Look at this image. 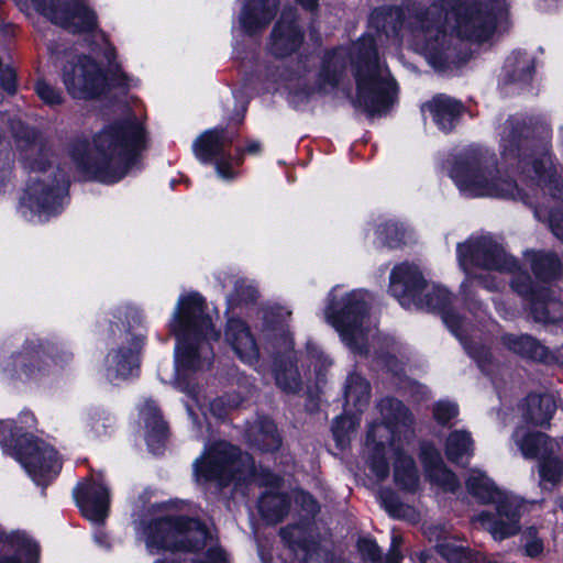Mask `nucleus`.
Instances as JSON below:
<instances>
[{
  "label": "nucleus",
  "mask_w": 563,
  "mask_h": 563,
  "mask_svg": "<svg viewBox=\"0 0 563 563\" xmlns=\"http://www.w3.org/2000/svg\"><path fill=\"white\" fill-rule=\"evenodd\" d=\"M233 137L224 129H210L203 132L192 144L196 157L202 163L216 159V170L222 179L233 178L229 161L231 155L225 148L231 145Z\"/></svg>",
  "instance_id": "18"
},
{
  "label": "nucleus",
  "mask_w": 563,
  "mask_h": 563,
  "mask_svg": "<svg viewBox=\"0 0 563 563\" xmlns=\"http://www.w3.org/2000/svg\"><path fill=\"white\" fill-rule=\"evenodd\" d=\"M526 459H538V472L542 489L552 490L563 479V460L558 456L561 440L551 439L544 433H528L518 428L512 435Z\"/></svg>",
  "instance_id": "14"
},
{
  "label": "nucleus",
  "mask_w": 563,
  "mask_h": 563,
  "mask_svg": "<svg viewBox=\"0 0 563 563\" xmlns=\"http://www.w3.org/2000/svg\"><path fill=\"white\" fill-rule=\"evenodd\" d=\"M46 156L42 153L40 159L30 162L35 175L30 177L19 206L20 214L34 223L47 221L60 211L68 187L65 174L49 166Z\"/></svg>",
  "instance_id": "6"
},
{
  "label": "nucleus",
  "mask_w": 563,
  "mask_h": 563,
  "mask_svg": "<svg viewBox=\"0 0 563 563\" xmlns=\"http://www.w3.org/2000/svg\"><path fill=\"white\" fill-rule=\"evenodd\" d=\"M358 423L354 413H345L334 419L332 432L339 445L345 444L350 433L355 431Z\"/></svg>",
  "instance_id": "45"
},
{
  "label": "nucleus",
  "mask_w": 563,
  "mask_h": 563,
  "mask_svg": "<svg viewBox=\"0 0 563 563\" xmlns=\"http://www.w3.org/2000/svg\"><path fill=\"white\" fill-rule=\"evenodd\" d=\"M512 289L530 303L533 319L542 323L563 321V302L553 297L550 290L539 284H533L530 276L519 273L511 282Z\"/></svg>",
  "instance_id": "17"
},
{
  "label": "nucleus",
  "mask_w": 563,
  "mask_h": 563,
  "mask_svg": "<svg viewBox=\"0 0 563 563\" xmlns=\"http://www.w3.org/2000/svg\"><path fill=\"white\" fill-rule=\"evenodd\" d=\"M2 371L20 380L35 379L46 368L43 353L36 346L27 344L19 353L0 362Z\"/></svg>",
  "instance_id": "23"
},
{
  "label": "nucleus",
  "mask_w": 563,
  "mask_h": 563,
  "mask_svg": "<svg viewBox=\"0 0 563 563\" xmlns=\"http://www.w3.org/2000/svg\"><path fill=\"white\" fill-rule=\"evenodd\" d=\"M280 478L274 474L265 475V484L269 485L272 488H277L279 486Z\"/></svg>",
  "instance_id": "63"
},
{
  "label": "nucleus",
  "mask_w": 563,
  "mask_h": 563,
  "mask_svg": "<svg viewBox=\"0 0 563 563\" xmlns=\"http://www.w3.org/2000/svg\"><path fill=\"white\" fill-rule=\"evenodd\" d=\"M0 563H37L38 545L23 531L5 533L0 528Z\"/></svg>",
  "instance_id": "22"
},
{
  "label": "nucleus",
  "mask_w": 563,
  "mask_h": 563,
  "mask_svg": "<svg viewBox=\"0 0 563 563\" xmlns=\"http://www.w3.org/2000/svg\"><path fill=\"white\" fill-rule=\"evenodd\" d=\"M140 413L147 429L146 439L148 444L161 441L166 437L167 426L162 419L159 410L153 400H145Z\"/></svg>",
  "instance_id": "38"
},
{
  "label": "nucleus",
  "mask_w": 563,
  "mask_h": 563,
  "mask_svg": "<svg viewBox=\"0 0 563 563\" xmlns=\"http://www.w3.org/2000/svg\"><path fill=\"white\" fill-rule=\"evenodd\" d=\"M534 172L540 178V186L543 187V190L548 191L554 200L563 202V181L556 177L552 161L547 158V162H544V174L537 166Z\"/></svg>",
  "instance_id": "42"
},
{
  "label": "nucleus",
  "mask_w": 563,
  "mask_h": 563,
  "mask_svg": "<svg viewBox=\"0 0 563 563\" xmlns=\"http://www.w3.org/2000/svg\"><path fill=\"white\" fill-rule=\"evenodd\" d=\"M336 288L330 294L325 309V320L340 334L342 341L353 351L365 352L367 334L371 330L368 306L371 296L363 289L353 290L336 299Z\"/></svg>",
  "instance_id": "7"
},
{
  "label": "nucleus",
  "mask_w": 563,
  "mask_h": 563,
  "mask_svg": "<svg viewBox=\"0 0 563 563\" xmlns=\"http://www.w3.org/2000/svg\"><path fill=\"white\" fill-rule=\"evenodd\" d=\"M13 170V157L10 152L0 154V187L10 181Z\"/></svg>",
  "instance_id": "52"
},
{
  "label": "nucleus",
  "mask_w": 563,
  "mask_h": 563,
  "mask_svg": "<svg viewBox=\"0 0 563 563\" xmlns=\"http://www.w3.org/2000/svg\"><path fill=\"white\" fill-rule=\"evenodd\" d=\"M275 380L279 388L287 393H296L300 388V377L297 367L290 363L275 369Z\"/></svg>",
  "instance_id": "44"
},
{
  "label": "nucleus",
  "mask_w": 563,
  "mask_h": 563,
  "mask_svg": "<svg viewBox=\"0 0 563 563\" xmlns=\"http://www.w3.org/2000/svg\"><path fill=\"white\" fill-rule=\"evenodd\" d=\"M249 441L263 452L278 450L282 445L277 428L268 418H260L252 424L249 429Z\"/></svg>",
  "instance_id": "32"
},
{
  "label": "nucleus",
  "mask_w": 563,
  "mask_h": 563,
  "mask_svg": "<svg viewBox=\"0 0 563 563\" xmlns=\"http://www.w3.org/2000/svg\"><path fill=\"white\" fill-rule=\"evenodd\" d=\"M145 543L151 554L161 550L196 551L206 545L207 529L194 519L164 518L150 522L144 529Z\"/></svg>",
  "instance_id": "13"
},
{
  "label": "nucleus",
  "mask_w": 563,
  "mask_h": 563,
  "mask_svg": "<svg viewBox=\"0 0 563 563\" xmlns=\"http://www.w3.org/2000/svg\"><path fill=\"white\" fill-rule=\"evenodd\" d=\"M35 91L38 98L46 104L56 106L63 101L62 93L45 80H38L35 84Z\"/></svg>",
  "instance_id": "47"
},
{
  "label": "nucleus",
  "mask_w": 563,
  "mask_h": 563,
  "mask_svg": "<svg viewBox=\"0 0 563 563\" xmlns=\"http://www.w3.org/2000/svg\"><path fill=\"white\" fill-rule=\"evenodd\" d=\"M307 351L310 358L314 362L316 368H325L332 364L331 360L324 355L318 345L309 343L307 345Z\"/></svg>",
  "instance_id": "54"
},
{
  "label": "nucleus",
  "mask_w": 563,
  "mask_h": 563,
  "mask_svg": "<svg viewBox=\"0 0 563 563\" xmlns=\"http://www.w3.org/2000/svg\"><path fill=\"white\" fill-rule=\"evenodd\" d=\"M297 1L307 10H313L318 4V0H297Z\"/></svg>",
  "instance_id": "64"
},
{
  "label": "nucleus",
  "mask_w": 563,
  "mask_h": 563,
  "mask_svg": "<svg viewBox=\"0 0 563 563\" xmlns=\"http://www.w3.org/2000/svg\"><path fill=\"white\" fill-rule=\"evenodd\" d=\"M74 495L87 519L96 522L103 521L108 515L109 490L102 483L87 479L75 488Z\"/></svg>",
  "instance_id": "21"
},
{
  "label": "nucleus",
  "mask_w": 563,
  "mask_h": 563,
  "mask_svg": "<svg viewBox=\"0 0 563 563\" xmlns=\"http://www.w3.org/2000/svg\"><path fill=\"white\" fill-rule=\"evenodd\" d=\"M421 298L423 301H427L428 299L432 300L433 302H439V306L429 307L427 305H416L419 308L428 309V310H438L442 314L443 322L446 324V327L450 329V331L459 338L463 342V333L466 331L467 323L466 321L461 318L455 312L448 309V306L450 303L451 297L448 291V289L440 287V286H429L427 283L424 284V287L421 290Z\"/></svg>",
  "instance_id": "27"
},
{
  "label": "nucleus",
  "mask_w": 563,
  "mask_h": 563,
  "mask_svg": "<svg viewBox=\"0 0 563 563\" xmlns=\"http://www.w3.org/2000/svg\"><path fill=\"white\" fill-rule=\"evenodd\" d=\"M420 457L424 467L426 476L432 485L443 492H455L460 482L442 461L440 452L429 443L421 445Z\"/></svg>",
  "instance_id": "26"
},
{
  "label": "nucleus",
  "mask_w": 563,
  "mask_h": 563,
  "mask_svg": "<svg viewBox=\"0 0 563 563\" xmlns=\"http://www.w3.org/2000/svg\"><path fill=\"white\" fill-rule=\"evenodd\" d=\"M525 552L530 558H538L543 552V542L533 534L532 530L527 536Z\"/></svg>",
  "instance_id": "55"
},
{
  "label": "nucleus",
  "mask_w": 563,
  "mask_h": 563,
  "mask_svg": "<svg viewBox=\"0 0 563 563\" xmlns=\"http://www.w3.org/2000/svg\"><path fill=\"white\" fill-rule=\"evenodd\" d=\"M123 336L122 343L128 345L112 349L104 361L106 376L111 382L125 379L137 368V351L141 341L126 331Z\"/></svg>",
  "instance_id": "20"
},
{
  "label": "nucleus",
  "mask_w": 563,
  "mask_h": 563,
  "mask_svg": "<svg viewBox=\"0 0 563 563\" xmlns=\"http://www.w3.org/2000/svg\"><path fill=\"white\" fill-rule=\"evenodd\" d=\"M357 548L362 556L371 562L376 563L382 558L380 549L374 540L362 539L358 541Z\"/></svg>",
  "instance_id": "50"
},
{
  "label": "nucleus",
  "mask_w": 563,
  "mask_h": 563,
  "mask_svg": "<svg viewBox=\"0 0 563 563\" xmlns=\"http://www.w3.org/2000/svg\"><path fill=\"white\" fill-rule=\"evenodd\" d=\"M426 280L417 266L402 263L393 268L389 277V291L398 299L401 306L409 308L411 305H427L437 307L440 303L428 299L423 301L421 290Z\"/></svg>",
  "instance_id": "19"
},
{
  "label": "nucleus",
  "mask_w": 563,
  "mask_h": 563,
  "mask_svg": "<svg viewBox=\"0 0 563 563\" xmlns=\"http://www.w3.org/2000/svg\"><path fill=\"white\" fill-rule=\"evenodd\" d=\"M303 530L301 527L292 526L280 530L282 538L289 547L298 553L302 551V560L306 563H328L329 554L317 542L301 540Z\"/></svg>",
  "instance_id": "31"
},
{
  "label": "nucleus",
  "mask_w": 563,
  "mask_h": 563,
  "mask_svg": "<svg viewBox=\"0 0 563 563\" xmlns=\"http://www.w3.org/2000/svg\"><path fill=\"white\" fill-rule=\"evenodd\" d=\"M467 353L477 362L478 366L485 371L486 363L490 360V352L485 346H471L464 343Z\"/></svg>",
  "instance_id": "53"
},
{
  "label": "nucleus",
  "mask_w": 563,
  "mask_h": 563,
  "mask_svg": "<svg viewBox=\"0 0 563 563\" xmlns=\"http://www.w3.org/2000/svg\"><path fill=\"white\" fill-rule=\"evenodd\" d=\"M461 110L460 102L443 95L434 97L421 108L423 115L426 117L429 113L433 122L444 132L453 129Z\"/></svg>",
  "instance_id": "29"
},
{
  "label": "nucleus",
  "mask_w": 563,
  "mask_h": 563,
  "mask_svg": "<svg viewBox=\"0 0 563 563\" xmlns=\"http://www.w3.org/2000/svg\"><path fill=\"white\" fill-rule=\"evenodd\" d=\"M170 329L177 336L175 349L177 387L188 394L205 413V405L188 378L194 373L210 368L213 360L210 341H217L220 333L214 330L211 318L205 313V301L198 292L178 298L170 320Z\"/></svg>",
  "instance_id": "4"
},
{
  "label": "nucleus",
  "mask_w": 563,
  "mask_h": 563,
  "mask_svg": "<svg viewBox=\"0 0 563 563\" xmlns=\"http://www.w3.org/2000/svg\"><path fill=\"white\" fill-rule=\"evenodd\" d=\"M401 543V539L397 536H394L391 539V547L386 558V563H400L401 554L399 551V547Z\"/></svg>",
  "instance_id": "60"
},
{
  "label": "nucleus",
  "mask_w": 563,
  "mask_h": 563,
  "mask_svg": "<svg viewBox=\"0 0 563 563\" xmlns=\"http://www.w3.org/2000/svg\"><path fill=\"white\" fill-rule=\"evenodd\" d=\"M444 451L451 462L464 464L474 452V441L471 433L466 430L452 431L446 438Z\"/></svg>",
  "instance_id": "33"
},
{
  "label": "nucleus",
  "mask_w": 563,
  "mask_h": 563,
  "mask_svg": "<svg viewBox=\"0 0 563 563\" xmlns=\"http://www.w3.org/2000/svg\"><path fill=\"white\" fill-rule=\"evenodd\" d=\"M289 505L290 501L286 494L269 490L261 496L258 510L267 522L277 523L288 514Z\"/></svg>",
  "instance_id": "34"
},
{
  "label": "nucleus",
  "mask_w": 563,
  "mask_h": 563,
  "mask_svg": "<svg viewBox=\"0 0 563 563\" xmlns=\"http://www.w3.org/2000/svg\"><path fill=\"white\" fill-rule=\"evenodd\" d=\"M504 71L509 82H527L533 73L532 58L526 53H512L506 59Z\"/></svg>",
  "instance_id": "39"
},
{
  "label": "nucleus",
  "mask_w": 563,
  "mask_h": 563,
  "mask_svg": "<svg viewBox=\"0 0 563 563\" xmlns=\"http://www.w3.org/2000/svg\"><path fill=\"white\" fill-rule=\"evenodd\" d=\"M0 445L16 449V457L37 485H46L58 474L62 463L56 451L44 441L20 439V429L11 420L0 421Z\"/></svg>",
  "instance_id": "11"
},
{
  "label": "nucleus",
  "mask_w": 563,
  "mask_h": 563,
  "mask_svg": "<svg viewBox=\"0 0 563 563\" xmlns=\"http://www.w3.org/2000/svg\"><path fill=\"white\" fill-rule=\"evenodd\" d=\"M428 536L434 538L437 551L451 563H486L485 555L472 551L457 537L451 536L444 526L432 528Z\"/></svg>",
  "instance_id": "24"
},
{
  "label": "nucleus",
  "mask_w": 563,
  "mask_h": 563,
  "mask_svg": "<svg viewBox=\"0 0 563 563\" xmlns=\"http://www.w3.org/2000/svg\"><path fill=\"white\" fill-rule=\"evenodd\" d=\"M459 413V408L455 404L449 401H439L433 408V416L441 424H446Z\"/></svg>",
  "instance_id": "48"
},
{
  "label": "nucleus",
  "mask_w": 563,
  "mask_h": 563,
  "mask_svg": "<svg viewBox=\"0 0 563 563\" xmlns=\"http://www.w3.org/2000/svg\"><path fill=\"white\" fill-rule=\"evenodd\" d=\"M378 240L388 247H397L406 243V229L396 222H388L380 225L377 231Z\"/></svg>",
  "instance_id": "43"
},
{
  "label": "nucleus",
  "mask_w": 563,
  "mask_h": 563,
  "mask_svg": "<svg viewBox=\"0 0 563 563\" xmlns=\"http://www.w3.org/2000/svg\"><path fill=\"white\" fill-rule=\"evenodd\" d=\"M504 345L514 353L534 361H545L548 350L530 335L506 334Z\"/></svg>",
  "instance_id": "36"
},
{
  "label": "nucleus",
  "mask_w": 563,
  "mask_h": 563,
  "mask_svg": "<svg viewBox=\"0 0 563 563\" xmlns=\"http://www.w3.org/2000/svg\"><path fill=\"white\" fill-rule=\"evenodd\" d=\"M257 295L256 289L246 284L244 280H238L235 283V290L231 297L232 302H249L255 300Z\"/></svg>",
  "instance_id": "49"
},
{
  "label": "nucleus",
  "mask_w": 563,
  "mask_h": 563,
  "mask_svg": "<svg viewBox=\"0 0 563 563\" xmlns=\"http://www.w3.org/2000/svg\"><path fill=\"white\" fill-rule=\"evenodd\" d=\"M519 144L517 142V136L514 134L510 140L503 139V156L508 159V157L515 156L519 152Z\"/></svg>",
  "instance_id": "59"
},
{
  "label": "nucleus",
  "mask_w": 563,
  "mask_h": 563,
  "mask_svg": "<svg viewBox=\"0 0 563 563\" xmlns=\"http://www.w3.org/2000/svg\"><path fill=\"white\" fill-rule=\"evenodd\" d=\"M347 60L353 66L357 88L354 106L369 115L386 111L394 102L397 86L387 66L380 63L376 40L371 34L362 36L350 48L340 47L328 53L314 85L297 90L296 95L308 98L316 92L334 90L345 75Z\"/></svg>",
  "instance_id": "2"
},
{
  "label": "nucleus",
  "mask_w": 563,
  "mask_h": 563,
  "mask_svg": "<svg viewBox=\"0 0 563 563\" xmlns=\"http://www.w3.org/2000/svg\"><path fill=\"white\" fill-rule=\"evenodd\" d=\"M466 488L479 501L497 505V519L488 512H482L474 520L495 540H504L519 531L518 506L505 496L484 472L472 470L466 478Z\"/></svg>",
  "instance_id": "8"
},
{
  "label": "nucleus",
  "mask_w": 563,
  "mask_h": 563,
  "mask_svg": "<svg viewBox=\"0 0 563 563\" xmlns=\"http://www.w3.org/2000/svg\"><path fill=\"white\" fill-rule=\"evenodd\" d=\"M549 206H539L534 209V214L538 219L548 218L549 227L553 234L563 241V211L562 210H548Z\"/></svg>",
  "instance_id": "46"
},
{
  "label": "nucleus",
  "mask_w": 563,
  "mask_h": 563,
  "mask_svg": "<svg viewBox=\"0 0 563 563\" xmlns=\"http://www.w3.org/2000/svg\"><path fill=\"white\" fill-rule=\"evenodd\" d=\"M457 258L460 266L466 274V280L462 283V290L466 295L468 285L472 280H477L484 288L495 291L501 286V282L495 277L484 275H473L471 266L482 267L488 271L512 273L517 269V263L514 257L507 255L505 251L490 238L481 236L471 239L466 243L457 245Z\"/></svg>",
  "instance_id": "10"
},
{
  "label": "nucleus",
  "mask_w": 563,
  "mask_h": 563,
  "mask_svg": "<svg viewBox=\"0 0 563 563\" xmlns=\"http://www.w3.org/2000/svg\"><path fill=\"white\" fill-rule=\"evenodd\" d=\"M378 409L384 422L371 426L366 438L369 467L380 481L388 476L385 444L389 442L396 455L394 462L396 484L405 490L415 492L419 485L415 461L400 450V444L409 442L412 438V417L402 402L394 398L382 399Z\"/></svg>",
  "instance_id": "5"
},
{
  "label": "nucleus",
  "mask_w": 563,
  "mask_h": 563,
  "mask_svg": "<svg viewBox=\"0 0 563 563\" xmlns=\"http://www.w3.org/2000/svg\"><path fill=\"white\" fill-rule=\"evenodd\" d=\"M0 86L9 93L15 90V73L12 68L0 69Z\"/></svg>",
  "instance_id": "56"
},
{
  "label": "nucleus",
  "mask_w": 563,
  "mask_h": 563,
  "mask_svg": "<svg viewBox=\"0 0 563 563\" xmlns=\"http://www.w3.org/2000/svg\"><path fill=\"white\" fill-rule=\"evenodd\" d=\"M279 0H260L247 3L241 15L240 23L247 33L265 27L276 15Z\"/></svg>",
  "instance_id": "30"
},
{
  "label": "nucleus",
  "mask_w": 563,
  "mask_h": 563,
  "mask_svg": "<svg viewBox=\"0 0 563 563\" xmlns=\"http://www.w3.org/2000/svg\"><path fill=\"white\" fill-rule=\"evenodd\" d=\"M379 500L385 510L394 518L406 520H415L417 518L415 509L402 504L391 489H382L379 492Z\"/></svg>",
  "instance_id": "40"
},
{
  "label": "nucleus",
  "mask_w": 563,
  "mask_h": 563,
  "mask_svg": "<svg viewBox=\"0 0 563 563\" xmlns=\"http://www.w3.org/2000/svg\"><path fill=\"white\" fill-rule=\"evenodd\" d=\"M547 158H549V159L551 161L550 156H549L547 153H543L541 158H539V159H534L532 163H531V162H527V163H526V158L523 159V162H525L526 164L531 165V169H532V172H533V174H534V176H533V177L538 179V185H540V178H539V176L536 174V172H534V167L537 166V167L539 168V170H540L542 174H544V162H547Z\"/></svg>",
  "instance_id": "62"
},
{
  "label": "nucleus",
  "mask_w": 563,
  "mask_h": 563,
  "mask_svg": "<svg viewBox=\"0 0 563 563\" xmlns=\"http://www.w3.org/2000/svg\"><path fill=\"white\" fill-rule=\"evenodd\" d=\"M346 410L355 409L362 412L368 405L371 398V387L366 379L358 374L349 375L344 389Z\"/></svg>",
  "instance_id": "35"
},
{
  "label": "nucleus",
  "mask_w": 563,
  "mask_h": 563,
  "mask_svg": "<svg viewBox=\"0 0 563 563\" xmlns=\"http://www.w3.org/2000/svg\"><path fill=\"white\" fill-rule=\"evenodd\" d=\"M144 130L134 117L113 122L91 139L76 137L68 148L75 168L85 177L112 184L122 179L143 147Z\"/></svg>",
  "instance_id": "3"
},
{
  "label": "nucleus",
  "mask_w": 563,
  "mask_h": 563,
  "mask_svg": "<svg viewBox=\"0 0 563 563\" xmlns=\"http://www.w3.org/2000/svg\"><path fill=\"white\" fill-rule=\"evenodd\" d=\"M555 410L556 405L549 395H530L527 398L526 419L534 426L544 427L549 424Z\"/></svg>",
  "instance_id": "37"
},
{
  "label": "nucleus",
  "mask_w": 563,
  "mask_h": 563,
  "mask_svg": "<svg viewBox=\"0 0 563 563\" xmlns=\"http://www.w3.org/2000/svg\"><path fill=\"white\" fill-rule=\"evenodd\" d=\"M195 563H225V553L220 548L212 547L208 550L206 560H197Z\"/></svg>",
  "instance_id": "58"
},
{
  "label": "nucleus",
  "mask_w": 563,
  "mask_h": 563,
  "mask_svg": "<svg viewBox=\"0 0 563 563\" xmlns=\"http://www.w3.org/2000/svg\"><path fill=\"white\" fill-rule=\"evenodd\" d=\"M292 9L285 10L272 33V52L285 57L296 52L302 43V32L295 23Z\"/></svg>",
  "instance_id": "25"
},
{
  "label": "nucleus",
  "mask_w": 563,
  "mask_h": 563,
  "mask_svg": "<svg viewBox=\"0 0 563 563\" xmlns=\"http://www.w3.org/2000/svg\"><path fill=\"white\" fill-rule=\"evenodd\" d=\"M210 411L217 417L222 418L224 417L227 410L224 408V401L222 398L214 399L209 405Z\"/></svg>",
  "instance_id": "61"
},
{
  "label": "nucleus",
  "mask_w": 563,
  "mask_h": 563,
  "mask_svg": "<svg viewBox=\"0 0 563 563\" xmlns=\"http://www.w3.org/2000/svg\"><path fill=\"white\" fill-rule=\"evenodd\" d=\"M225 341L242 362L249 365L257 363L260 351L254 336L244 321L240 319H230L228 321Z\"/></svg>",
  "instance_id": "28"
},
{
  "label": "nucleus",
  "mask_w": 563,
  "mask_h": 563,
  "mask_svg": "<svg viewBox=\"0 0 563 563\" xmlns=\"http://www.w3.org/2000/svg\"><path fill=\"white\" fill-rule=\"evenodd\" d=\"M503 14L500 0H433L430 5L408 10L399 33L437 69L457 62L462 38L485 42Z\"/></svg>",
  "instance_id": "1"
},
{
  "label": "nucleus",
  "mask_w": 563,
  "mask_h": 563,
  "mask_svg": "<svg viewBox=\"0 0 563 563\" xmlns=\"http://www.w3.org/2000/svg\"><path fill=\"white\" fill-rule=\"evenodd\" d=\"M197 481H217L227 485L232 481H245L254 474L252 457L227 442H216L205 449L194 463Z\"/></svg>",
  "instance_id": "12"
},
{
  "label": "nucleus",
  "mask_w": 563,
  "mask_h": 563,
  "mask_svg": "<svg viewBox=\"0 0 563 563\" xmlns=\"http://www.w3.org/2000/svg\"><path fill=\"white\" fill-rule=\"evenodd\" d=\"M107 421H110L109 417H106L104 412L99 410L89 412L86 418L87 426L90 427L91 431L97 435L106 431Z\"/></svg>",
  "instance_id": "51"
},
{
  "label": "nucleus",
  "mask_w": 563,
  "mask_h": 563,
  "mask_svg": "<svg viewBox=\"0 0 563 563\" xmlns=\"http://www.w3.org/2000/svg\"><path fill=\"white\" fill-rule=\"evenodd\" d=\"M63 82L74 98L87 99L99 96L107 88L101 68L87 56L68 62L62 74Z\"/></svg>",
  "instance_id": "16"
},
{
  "label": "nucleus",
  "mask_w": 563,
  "mask_h": 563,
  "mask_svg": "<svg viewBox=\"0 0 563 563\" xmlns=\"http://www.w3.org/2000/svg\"><path fill=\"white\" fill-rule=\"evenodd\" d=\"M451 177L457 188L468 197H495L525 200L515 181L503 177L498 168L477 157H464L455 162Z\"/></svg>",
  "instance_id": "9"
},
{
  "label": "nucleus",
  "mask_w": 563,
  "mask_h": 563,
  "mask_svg": "<svg viewBox=\"0 0 563 563\" xmlns=\"http://www.w3.org/2000/svg\"><path fill=\"white\" fill-rule=\"evenodd\" d=\"M296 501L300 504L302 509L307 511L308 514H316L318 510V505L316 500L312 498V496L305 492H299L296 495Z\"/></svg>",
  "instance_id": "57"
},
{
  "label": "nucleus",
  "mask_w": 563,
  "mask_h": 563,
  "mask_svg": "<svg viewBox=\"0 0 563 563\" xmlns=\"http://www.w3.org/2000/svg\"><path fill=\"white\" fill-rule=\"evenodd\" d=\"M35 10L52 23L71 33L91 31L96 14L86 0H31Z\"/></svg>",
  "instance_id": "15"
},
{
  "label": "nucleus",
  "mask_w": 563,
  "mask_h": 563,
  "mask_svg": "<svg viewBox=\"0 0 563 563\" xmlns=\"http://www.w3.org/2000/svg\"><path fill=\"white\" fill-rule=\"evenodd\" d=\"M531 268L540 280L553 278L560 268L558 257L552 253H533L531 257Z\"/></svg>",
  "instance_id": "41"
}]
</instances>
